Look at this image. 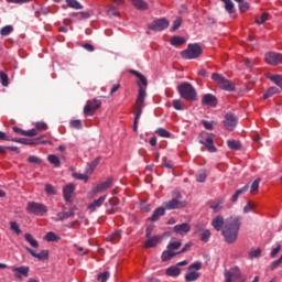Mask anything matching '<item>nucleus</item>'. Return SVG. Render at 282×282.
Returning <instances> with one entry per match:
<instances>
[{"label": "nucleus", "instance_id": "obj_1", "mask_svg": "<svg viewBox=\"0 0 282 282\" xmlns=\"http://www.w3.org/2000/svg\"><path fill=\"white\" fill-rule=\"evenodd\" d=\"M224 216H216L212 220V226L219 232L221 230L225 241L227 243H235L237 237H239V230L241 228V217L240 216H230L226 219L224 226Z\"/></svg>", "mask_w": 282, "mask_h": 282}, {"label": "nucleus", "instance_id": "obj_2", "mask_svg": "<svg viewBox=\"0 0 282 282\" xmlns=\"http://www.w3.org/2000/svg\"><path fill=\"white\" fill-rule=\"evenodd\" d=\"M177 89L181 98H184V100L193 101L195 100V98H197V91L195 90L193 85L188 83H183L178 85Z\"/></svg>", "mask_w": 282, "mask_h": 282}, {"label": "nucleus", "instance_id": "obj_3", "mask_svg": "<svg viewBox=\"0 0 282 282\" xmlns=\"http://www.w3.org/2000/svg\"><path fill=\"white\" fill-rule=\"evenodd\" d=\"M212 79L217 85V87H219V89H224V91H235V84L229 79H226L224 75L214 73L212 75Z\"/></svg>", "mask_w": 282, "mask_h": 282}, {"label": "nucleus", "instance_id": "obj_4", "mask_svg": "<svg viewBox=\"0 0 282 282\" xmlns=\"http://www.w3.org/2000/svg\"><path fill=\"white\" fill-rule=\"evenodd\" d=\"M180 248H182V242L180 240L170 241L166 250L163 251V253L161 256L162 261H171V259H173V257H175V254H177V252H175V250H180Z\"/></svg>", "mask_w": 282, "mask_h": 282}, {"label": "nucleus", "instance_id": "obj_5", "mask_svg": "<svg viewBox=\"0 0 282 282\" xmlns=\"http://www.w3.org/2000/svg\"><path fill=\"white\" fill-rule=\"evenodd\" d=\"M181 56L186 61H193V58H199V56H202V46L197 44H189L187 50L181 53Z\"/></svg>", "mask_w": 282, "mask_h": 282}, {"label": "nucleus", "instance_id": "obj_6", "mask_svg": "<svg viewBox=\"0 0 282 282\" xmlns=\"http://www.w3.org/2000/svg\"><path fill=\"white\" fill-rule=\"evenodd\" d=\"M200 144H204L209 153H216L217 148L215 147V134L208 132H202L199 135Z\"/></svg>", "mask_w": 282, "mask_h": 282}, {"label": "nucleus", "instance_id": "obj_7", "mask_svg": "<svg viewBox=\"0 0 282 282\" xmlns=\"http://www.w3.org/2000/svg\"><path fill=\"white\" fill-rule=\"evenodd\" d=\"M26 210H28V213H31L32 215H37L40 217H43V215H45V213H47V206H45L41 203L30 202V203H28Z\"/></svg>", "mask_w": 282, "mask_h": 282}, {"label": "nucleus", "instance_id": "obj_8", "mask_svg": "<svg viewBox=\"0 0 282 282\" xmlns=\"http://www.w3.org/2000/svg\"><path fill=\"white\" fill-rule=\"evenodd\" d=\"M186 206V202L182 200V195H177V197L172 198L169 202L163 204V208L165 210H175V208H184Z\"/></svg>", "mask_w": 282, "mask_h": 282}, {"label": "nucleus", "instance_id": "obj_9", "mask_svg": "<svg viewBox=\"0 0 282 282\" xmlns=\"http://www.w3.org/2000/svg\"><path fill=\"white\" fill-rule=\"evenodd\" d=\"M10 270L13 272V275L18 279V281H23V279H28L30 276V267L21 265V267H10Z\"/></svg>", "mask_w": 282, "mask_h": 282}, {"label": "nucleus", "instance_id": "obj_10", "mask_svg": "<svg viewBox=\"0 0 282 282\" xmlns=\"http://www.w3.org/2000/svg\"><path fill=\"white\" fill-rule=\"evenodd\" d=\"M100 105H102V102L98 99L88 100L84 107L85 116H94V113H96V109H100Z\"/></svg>", "mask_w": 282, "mask_h": 282}, {"label": "nucleus", "instance_id": "obj_11", "mask_svg": "<svg viewBox=\"0 0 282 282\" xmlns=\"http://www.w3.org/2000/svg\"><path fill=\"white\" fill-rule=\"evenodd\" d=\"M77 215L76 207H70L68 212H59L56 214V216L52 217L53 221H65L66 219H69Z\"/></svg>", "mask_w": 282, "mask_h": 282}, {"label": "nucleus", "instance_id": "obj_12", "mask_svg": "<svg viewBox=\"0 0 282 282\" xmlns=\"http://www.w3.org/2000/svg\"><path fill=\"white\" fill-rule=\"evenodd\" d=\"M150 30H154L155 32H162V30H166L169 28V20L161 18L149 25Z\"/></svg>", "mask_w": 282, "mask_h": 282}, {"label": "nucleus", "instance_id": "obj_13", "mask_svg": "<svg viewBox=\"0 0 282 282\" xmlns=\"http://www.w3.org/2000/svg\"><path fill=\"white\" fill-rule=\"evenodd\" d=\"M265 63L268 65H281L282 63V54L280 53H268L264 57Z\"/></svg>", "mask_w": 282, "mask_h": 282}, {"label": "nucleus", "instance_id": "obj_14", "mask_svg": "<svg viewBox=\"0 0 282 282\" xmlns=\"http://www.w3.org/2000/svg\"><path fill=\"white\" fill-rule=\"evenodd\" d=\"M237 122H238V120L235 117V115L228 112L225 116L224 124H225L227 131H232L235 129V127H237Z\"/></svg>", "mask_w": 282, "mask_h": 282}, {"label": "nucleus", "instance_id": "obj_15", "mask_svg": "<svg viewBox=\"0 0 282 282\" xmlns=\"http://www.w3.org/2000/svg\"><path fill=\"white\" fill-rule=\"evenodd\" d=\"M240 276L241 273L239 272V269H231L225 272V282H235L239 280Z\"/></svg>", "mask_w": 282, "mask_h": 282}, {"label": "nucleus", "instance_id": "obj_16", "mask_svg": "<svg viewBox=\"0 0 282 282\" xmlns=\"http://www.w3.org/2000/svg\"><path fill=\"white\" fill-rule=\"evenodd\" d=\"M110 187H111V180H107L106 182L95 186L90 192V196L94 197V195H98V193H102L104 191H107V188H110Z\"/></svg>", "mask_w": 282, "mask_h": 282}, {"label": "nucleus", "instance_id": "obj_17", "mask_svg": "<svg viewBox=\"0 0 282 282\" xmlns=\"http://www.w3.org/2000/svg\"><path fill=\"white\" fill-rule=\"evenodd\" d=\"M26 251L29 254L33 256L35 259H39V261H43V260L50 258L48 250H42L40 253H36V251H34V249L26 247Z\"/></svg>", "mask_w": 282, "mask_h": 282}, {"label": "nucleus", "instance_id": "obj_18", "mask_svg": "<svg viewBox=\"0 0 282 282\" xmlns=\"http://www.w3.org/2000/svg\"><path fill=\"white\" fill-rule=\"evenodd\" d=\"M174 232H176V235H181L182 237H184V235H186L187 232H191V225L186 223L176 225L174 226Z\"/></svg>", "mask_w": 282, "mask_h": 282}, {"label": "nucleus", "instance_id": "obj_19", "mask_svg": "<svg viewBox=\"0 0 282 282\" xmlns=\"http://www.w3.org/2000/svg\"><path fill=\"white\" fill-rule=\"evenodd\" d=\"M74 191H76V186L74 185V183L67 184L63 188L64 199H66L67 202H72V195H74Z\"/></svg>", "mask_w": 282, "mask_h": 282}, {"label": "nucleus", "instance_id": "obj_20", "mask_svg": "<svg viewBox=\"0 0 282 282\" xmlns=\"http://www.w3.org/2000/svg\"><path fill=\"white\" fill-rule=\"evenodd\" d=\"M202 102L207 107H217V97H215V95L207 94L203 97Z\"/></svg>", "mask_w": 282, "mask_h": 282}, {"label": "nucleus", "instance_id": "obj_21", "mask_svg": "<svg viewBox=\"0 0 282 282\" xmlns=\"http://www.w3.org/2000/svg\"><path fill=\"white\" fill-rule=\"evenodd\" d=\"M145 98H147V90H144V88L140 84V89H139L138 98H137V101H135V106L144 107Z\"/></svg>", "mask_w": 282, "mask_h": 282}, {"label": "nucleus", "instance_id": "obj_22", "mask_svg": "<svg viewBox=\"0 0 282 282\" xmlns=\"http://www.w3.org/2000/svg\"><path fill=\"white\" fill-rule=\"evenodd\" d=\"M105 199H107V196H101L98 199L94 200L88 205V210H90V213H94V210L100 208L102 204H105Z\"/></svg>", "mask_w": 282, "mask_h": 282}, {"label": "nucleus", "instance_id": "obj_23", "mask_svg": "<svg viewBox=\"0 0 282 282\" xmlns=\"http://www.w3.org/2000/svg\"><path fill=\"white\" fill-rule=\"evenodd\" d=\"M166 276H180V274H182V269H180V267L177 265H172L170 268L166 269L165 271Z\"/></svg>", "mask_w": 282, "mask_h": 282}, {"label": "nucleus", "instance_id": "obj_24", "mask_svg": "<svg viewBox=\"0 0 282 282\" xmlns=\"http://www.w3.org/2000/svg\"><path fill=\"white\" fill-rule=\"evenodd\" d=\"M160 241H162L161 236H154L152 238H148V240L145 241L144 247L145 248H155V246H158L160 243Z\"/></svg>", "mask_w": 282, "mask_h": 282}, {"label": "nucleus", "instance_id": "obj_25", "mask_svg": "<svg viewBox=\"0 0 282 282\" xmlns=\"http://www.w3.org/2000/svg\"><path fill=\"white\" fill-rule=\"evenodd\" d=\"M83 224H87V219L78 214V218L72 223H68L67 228H76V226H82Z\"/></svg>", "mask_w": 282, "mask_h": 282}, {"label": "nucleus", "instance_id": "obj_26", "mask_svg": "<svg viewBox=\"0 0 282 282\" xmlns=\"http://www.w3.org/2000/svg\"><path fill=\"white\" fill-rule=\"evenodd\" d=\"M132 74L137 76V78H139V83H138L139 89L141 85V87L144 88V90H147V85H148L147 77H144V75H142L138 70H132Z\"/></svg>", "mask_w": 282, "mask_h": 282}, {"label": "nucleus", "instance_id": "obj_27", "mask_svg": "<svg viewBox=\"0 0 282 282\" xmlns=\"http://www.w3.org/2000/svg\"><path fill=\"white\" fill-rule=\"evenodd\" d=\"M98 164H100V156L87 164L86 173L91 175L94 171H96V166H98Z\"/></svg>", "mask_w": 282, "mask_h": 282}, {"label": "nucleus", "instance_id": "obj_28", "mask_svg": "<svg viewBox=\"0 0 282 282\" xmlns=\"http://www.w3.org/2000/svg\"><path fill=\"white\" fill-rule=\"evenodd\" d=\"M89 175H91V174H88L87 170H85L84 174L78 173V172H73L72 177H74V180H79L82 182H88L89 181Z\"/></svg>", "mask_w": 282, "mask_h": 282}, {"label": "nucleus", "instance_id": "obj_29", "mask_svg": "<svg viewBox=\"0 0 282 282\" xmlns=\"http://www.w3.org/2000/svg\"><path fill=\"white\" fill-rule=\"evenodd\" d=\"M267 78H269V80H272V83H274V85L280 87V89L282 90V75L268 74Z\"/></svg>", "mask_w": 282, "mask_h": 282}, {"label": "nucleus", "instance_id": "obj_30", "mask_svg": "<svg viewBox=\"0 0 282 282\" xmlns=\"http://www.w3.org/2000/svg\"><path fill=\"white\" fill-rule=\"evenodd\" d=\"M198 279H199V273L188 269V272L185 275V281L193 282V281H197Z\"/></svg>", "mask_w": 282, "mask_h": 282}, {"label": "nucleus", "instance_id": "obj_31", "mask_svg": "<svg viewBox=\"0 0 282 282\" xmlns=\"http://www.w3.org/2000/svg\"><path fill=\"white\" fill-rule=\"evenodd\" d=\"M165 208L164 207H159L154 210V213L152 214L151 220L152 221H158V219H160V217L164 216L165 213Z\"/></svg>", "mask_w": 282, "mask_h": 282}, {"label": "nucleus", "instance_id": "obj_32", "mask_svg": "<svg viewBox=\"0 0 282 282\" xmlns=\"http://www.w3.org/2000/svg\"><path fill=\"white\" fill-rule=\"evenodd\" d=\"M25 241L30 245L31 248H39V241L32 237L31 234L24 235Z\"/></svg>", "mask_w": 282, "mask_h": 282}, {"label": "nucleus", "instance_id": "obj_33", "mask_svg": "<svg viewBox=\"0 0 282 282\" xmlns=\"http://www.w3.org/2000/svg\"><path fill=\"white\" fill-rule=\"evenodd\" d=\"M44 240L48 241V242H53V241H61V236L56 235L53 231H48L45 236H44Z\"/></svg>", "mask_w": 282, "mask_h": 282}, {"label": "nucleus", "instance_id": "obj_34", "mask_svg": "<svg viewBox=\"0 0 282 282\" xmlns=\"http://www.w3.org/2000/svg\"><path fill=\"white\" fill-rule=\"evenodd\" d=\"M122 237V232L120 230L113 231L109 237L108 241H111L112 243H118Z\"/></svg>", "mask_w": 282, "mask_h": 282}, {"label": "nucleus", "instance_id": "obj_35", "mask_svg": "<svg viewBox=\"0 0 282 282\" xmlns=\"http://www.w3.org/2000/svg\"><path fill=\"white\" fill-rule=\"evenodd\" d=\"M131 1H132V6H134V8H137L138 10L149 9V4H147V2H144L143 0H131Z\"/></svg>", "mask_w": 282, "mask_h": 282}, {"label": "nucleus", "instance_id": "obj_36", "mask_svg": "<svg viewBox=\"0 0 282 282\" xmlns=\"http://www.w3.org/2000/svg\"><path fill=\"white\" fill-rule=\"evenodd\" d=\"M68 8H73V10H83V4L77 0H66Z\"/></svg>", "mask_w": 282, "mask_h": 282}, {"label": "nucleus", "instance_id": "obj_37", "mask_svg": "<svg viewBox=\"0 0 282 282\" xmlns=\"http://www.w3.org/2000/svg\"><path fill=\"white\" fill-rule=\"evenodd\" d=\"M274 94H279V88L276 87H270L267 93H264L263 95V99L268 100V98H272V96H274Z\"/></svg>", "mask_w": 282, "mask_h": 282}, {"label": "nucleus", "instance_id": "obj_38", "mask_svg": "<svg viewBox=\"0 0 282 282\" xmlns=\"http://www.w3.org/2000/svg\"><path fill=\"white\" fill-rule=\"evenodd\" d=\"M227 145L232 150V151H239L241 149V143L237 140H229L227 141Z\"/></svg>", "mask_w": 282, "mask_h": 282}, {"label": "nucleus", "instance_id": "obj_39", "mask_svg": "<svg viewBox=\"0 0 282 282\" xmlns=\"http://www.w3.org/2000/svg\"><path fill=\"white\" fill-rule=\"evenodd\" d=\"M170 43L171 45H184V43H186V39L182 36H173Z\"/></svg>", "mask_w": 282, "mask_h": 282}, {"label": "nucleus", "instance_id": "obj_40", "mask_svg": "<svg viewBox=\"0 0 282 282\" xmlns=\"http://www.w3.org/2000/svg\"><path fill=\"white\" fill-rule=\"evenodd\" d=\"M223 3H225V10H227L229 14L235 12V3H232L231 0H223Z\"/></svg>", "mask_w": 282, "mask_h": 282}, {"label": "nucleus", "instance_id": "obj_41", "mask_svg": "<svg viewBox=\"0 0 282 282\" xmlns=\"http://www.w3.org/2000/svg\"><path fill=\"white\" fill-rule=\"evenodd\" d=\"M12 32H14V28L12 25H6L0 30L1 36H9Z\"/></svg>", "mask_w": 282, "mask_h": 282}, {"label": "nucleus", "instance_id": "obj_42", "mask_svg": "<svg viewBox=\"0 0 282 282\" xmlns=\"http://www.w3.org/2000/svg\"><path fill=\"white\" fill-rule=\"evenodd\" d=\"M107 14L108 17H120V12H118V8L113 6L107 7Z\"/></svg>", "mask_w": 282, "mask_h": 282}, {"label": "nucleus", "instance_id": "obj_43", "mask_svg": "<svg viewBox=\"0 0 282 282\" xmlns=\"http://www.w3.org/2000/svg\"><path fill=\"white\" fill-rule=\"evenodd\" d=\"M47 160L51 164H54V166H61V159H58V156H56L55 154L48 155Z\"/></svg>", "mask_w": 282, "mask_h": 282}, {"label": "nucleus", "instance_id": "obj_44", "mask_svg": "<svg viewBox=\"0 0 282 282\" xmlns=\"http://www.w3.org/2000/svg\"><path fill=\"white\" fill-rule=\"evenodd\" d=\"M155 133H156V135H160V138H171V132H169L164 128L156 129Z\"/></svg>", "mask_w": 282, "mask_h": 282}, {"label": "nucleus", "instance_id": "obj_45", "mask_svg": "<svg viewBox=\"0 0 282 282\" xmlns=\"http://www.w3.org/2000/svg\"><path fill=\"white\" fill-rule=\"evenodd\" d=\"M172 105H173L174 109H176V111H184V104L182 102V100L174 99L172 101Z\"/></svg>", "mask_w": 282, "mask_h": 282}, {"label": "nucleus", "instance_id": "obj_46", "mask_svg": "<svg viewBox=\"0 0 282 282\" xmlns=\"http://www.w3.org/2000/svg\"><path fill=\"white\" fill-rule=\"evenodd\" d=\"M257 208V205L252 202H248L247 205L243 207L245 215H248V213H252Z\"/></svg>", "mask_w": 282, "mask_h": 282}, {"label": "nucleus", "instance_id": "obj_47", "mask_svg": "<svg viewBox=\"0 0 282 282\" xmlns=\"http://www.w3.org/2000/svg\"><path fill=\"white\" fill-rule=\"evenodd\" d=\"M0 82L3 87H8L10 85L8 74L0 72Z\"/></svg>", "mask_w": 282, "mask_h": 282}, {"label": "nucleus", "instance_id": "obj_48", "mask_svg": "<svg viewBox=\"0 0 282 282\" xmlns=\"http://www.w3.org/2000/svg\"><path fill=\"white\" fill-rule=\"evenodd\" d=\"M10 228L12 230V232H14L15 235H21V228L19 227V224L17 221H11L10 223Z\"/></svg>", "mask_w": 282, "mask_h": 282}, {"label": "nucleus", "instance_id": "obj_49", "mask_svg": "<svg viewBox=\"0 0 282 282\" xmlns=\"http://www.w3.org/2000/svg\"><path fill=\"white\" fill-rule=\"evenodd\" d=\"M259 184H261V178L256 180V181L251 184L250 193H251L252 195H254V193H257V191H259Z\"/></svg>", "mask_w": 282, "mask_h": 282}, {"label": "nucleus", "instance_id": "obj_50", "mask_svg": "<svg viewBox=\"0 0 282 282\" xmlns=\"http://www.w3.org/2000/svg\"><path fill=\"white\" fill-rule=\"evenodd\" d=\"M281 252V243H276L275 247L271 250L270 257L271 259H274Z\"/></svg>", "mask_w": 282, "mask_h": 282}, {"label": "nucleus", "instance_id": "obj_51", "mask_svg": "<svg viewBox=\"0 0 282 282\" xmlns=\"http://www.w3.org/2000/svg\"><path fill=\"white\" fill-rule=\"evenodd\" d=\"M200 239L205 243L208 242V240L210 239V230H208V229L203 230Z\"/></svg>", "mask_w": 282, "mask_h": 282}, {"label": "nucleus", "instance_id": "obj_52", "mask_svg": "<svg viewBox=\"0 0 282 282\" xmlns=\"http://www.w3.org/2000/svg\"><path fill=\"white\" fill-rule=\"evenodd\" d=\"M36 131H47V123L45 122H36L35 123Z\"/></svg>", "mask_w": 282, "mask_h": 282}, {"label": "nucleus", "instance_id": "obj_53", "mask_svg": "<svg viewBox=\"0 0 282 282\" xmlns=\"http://www.w3.org/2000/svg\"><path fill=\"white\" fill-rule=\"evenodd\" d=\"M45 193H47V195H56V188L53 187L52 184H46L45 185Z\"/></svg>", "mask_w": 282, "mask_h": 282}, {"label": "nucleus", "instance_id": "obj_54", "mask_svg": "<svg viewBox=\"0 0 282 282\" xmlns=\"http://www.w3.org/2000/svg\"><path fill=\"white\" fill-rule=\"evenodd\" d=\"M250 259H257L258 257H261V249H253L249 252Z\"/></svg>", "mask_w": 282, "mask_h": 282}, {"label": "nucleus", "instance_id": "obj_55", "mask_svg": "<svg viewBox=\"0 0 282 282\" xmlns=\"http://www.w3.org/2000/svg\"><path fill=\"white\" fill-rule=\"evenodd\" d=\"M116 204H118V199L117 198H110L109 202H108V206H112L110 213H116L117 210V206Z\"/></svg>", "mask_w": 282, "mask_h": 282}, {"label": "nucleus", "instance_id": "obj_56", "mask_svg": "<svg viewBox=\"0 0 282 282\" xmlns=\"http://www.w3.org/2000/svg\"><path fill=\"white\" fill-rule=\"evenodd\" d=\"M221 202H214L210 204V208L217 213L218 210H221L223 208Z\"/></svg>", "mask_w": 282, "mask_h": 282}, {"label": "nucleus", "instance_id": "obj_57", "mask_svg": "<svg viewBox=\"0 0 282 282\" xmlns=\"http://www.w3.org/2000/svg\"><path fill=\"white\" fill-rule=\"evenodd\" d=\"M182 26V18H177L172 25V31L175 32V30H180Z\"/></svg>", "mask_w": 282, "mask_h": 282}, {"label": "nucleus", "instance_id": "obj_58", "mask_svg": "<svg viewBox=\"0 0 282 282\" xmlns=\"http://www.w3.org/2000/svg\"><path fill=\"white\" fill-rule=\"evenodd\" d=\"M197 182H205L206 181V171L202 170L196 175Z\"/></svg>", "mask_w": 282, "mask_h": 282}, {"label": "nucleus", "instance_id": "obj_59", "mask_svg": "<svg viewBox=\"0 0 282 282\" xmlns=\"http://www.w3.org/2000/svg\"><path fill=\"white\" fill-rule=\"evenodd\" d=\"M268 21V13H263L260 19H256V23H258V25H261L263 23H265Z\"/></svg>", "mask_w": 282, "mask_h": 282}, {"label": "nucleus", "instance_id": "obj_60", "mask_svg": "<svg viewBox=\"0 0 282 282\" xmlns=\"http://www.w3.org/2000/svg\"><path fill=\"white\" fill-rule=\"evenodd\" d=\"M24 135H26L28 138H34V135H39V132L36 129H31V130L24 131Z\"/></svg>", "mask_w": 282, "mask_h": 282}, {"label": "nucleus", "instance_id": "obj_61", "mask_svg": "<svg viewBox=\"0 0 282 282\" xmlns=\"http://www.w3.org/2000/svg\"><path fill=\"white\" fill-rule=\"evenodd\" d=\"M188 270H202V262H194L189 265Z\"/></svg>", "mask_w": 282, "mask_h": 282}, {"label": "nucleus", "instance_id": "obj_62", "mask_svg": "<svg viewBox=\"0 0 282 282\" xmlns=\"http://www.w3.org/2000/svg\"><path fill=\"white\" fill-rule=\"evenodd\" d=\"M107 279H109V272H104L98 275V281L107 282Z\"/></svg>", "mask_w": 282, "mask_h": 282}, {"label": "nucleus", "instance_id": "obj_63", "mask_svg": "<svg viewBox=\"0 0 282 282\" xmlns=\"http://www.w3.org/2000/svg\"><path fill=\"white\" fill-rule=\"evenodd\" d=\"M202 124H203V127H205V129H207L208 131H213V122L203 120V121H202Z\"/></svg>", "mask_w": 282, "mask_h": 282}, {"label": "nucleus", "instance_id": "obj_64", "mask_svg": "<svg viewBox=\"0 0 282 282\" xmlns=\"http://www.w3.org/2000/svg\"><path fill=\"white\" fill-rule=\"evenodd\" d=\"M75 17H78V19H89V12H78L75 13Z\"/></svg>", "mask_w": 282, "mask_h": 282}]
</instances>
